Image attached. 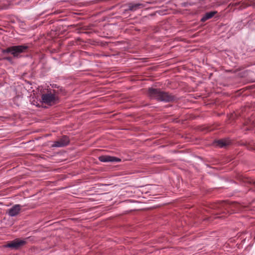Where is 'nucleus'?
Segmentation results:
<instances>
[{"instance_id": "1", "label": "nucleus", "mask_w": 255, "mask_h": 255, "mask_svg": "<svg viewBox=\"0 0 255 255\" xmlns=\"http://www.w3.org/2000/svg\"><path fill=\"white\" fill-rule=\"evenodd\" d=\"M148 95L151 98L155 99L160 101L169 102L173 100L172 96L169 95L168 93L157 89H149Z\"/></svg>"}, {"instance_id": "7", "label": "nucleus", "mask_w": 255, "mask_h": 255, "mask_svg": "<svg viewBox=\"0 0 255 255\" xmlns=\"http://www.w3.org/2000/svg\"><path fill=\"white\" fill-rule=\"evenodd\" d=\"M100 161L102 162H119L121 159L119 158L111 156H101L99 157Z\"/></svg>"}, {"instance_id": "10", "label": "nucleus", "mask_w": 255, "mask_h": 255, "mask_svg": "<svg viewBox=\"0 0 255 255\" xmlns=\"http://www.w3.org/2000/svg\"><path fill=\"white\" fill-rule=\"evenodd\" d=\"M216 143L220 147H223L229 144L230 141L226 139H221L217 141Z\"/></svg>"}, {"instance_id": "3", "label": "nucleus", "mask_w": 255, "mask_h": 255, "mask_svg": "<svg viewBox=\"0 0 255 255\" xmlns=\"http://www.w3.org/2000/svg\"><path fill=\"white\" fill-rule=\"evenodd\" d=\"M41 99L43 103L49 105L55 104L58 100L57 96L51 93L43 94Z\"/></svg>"}, {"instance_id": "9", "label": "nucleus", "mask_w": 255, "mask_h": 255, "mask_svg": "<svg viewBox=\"0 0 255 255\" xmlns=\"http://www.w3.org/2000/svg\"><path fill=\"white\" fill-rule=\"evenodd\" d=\"M217 13L216 11H210L206 13L202 17L201 20L202 22H205L207 20L212 18L216 13Z\"/></svg>"}, {"instance_id": "8", "label": "nucleus", "mask_w": 255, "mask_h": 255, "mask_svg": "<svg viewBox=\"0 0 255 255\" xmlns=\"http://www.w3.org/2000/svg\"><path fill=\"white\" fill-rule=\"evenodd\" d=\"M145 6V4L142 3H130L128 4V10L134 11Z\"/></svg>"}, {"instance_id": "11", "label": "nucleus", "mask_w": 255, "mask_h": 255, "mask_svg": "<svg viewBox=\"0 0 255 255\" xmlns=\"http://www.w3.org/2000/svg\"><path fill=\"white\" fill-rule=\"evenodd\" d=\"M5 59L8 61H11V58L10 57H6Z\"/></svg>"}, {"instance_id": "6", "label": "nucleus", "mask_w": 255, "mask_h": 255, "mask_svg": "<svg viewBox=\"0 0 255 255\" xmlns=\"http://www.w3.org/2000/svg\"><path fill=\"white\" fill-rule=\"evenodd\" d=\"M21 207L22 206L20 205L16 204L9 209L6 213L10 217L15 216L19 214Z\"/></svg>"}, {"instance_id": "4", "label": "nucleus", "mask_w": 255, "mask_h": 255, "mask_svg": "<svg viewBox=\"0 0 255 255\" xmlns=\"http://www.w3.org/2000/svg\"><path fill=\"white\" fill-rule=\"evenodd\" d=\"M69 143V137L67 136H64L57 141L54 142L52 147H63L68 144Z\"/></svg>"}, {"instance_id": "2", "label": "nucleus", "mask_w": 255, "mask_h": 255, "mask_svg": "<svg viewBox=\"0 0 255 255\" xmlns=\"http://www.w3.org/2000/svg\"><path fill=\"white\" fill-rule=\"evenodd\" d=\"M28 47L25 45L13 46L2 50L3 53H10L14 57H19V54L24 52Z\"/></svg>"}, {"instance_id": "5", "label": "nucleus", "mask_w": 255, "mask_h": 255, "mask_svg": "<svg viewBox=\"0 0 255 255\" xmlns=\"http://www.w3.org/2000/svg\"><path fill=\"white\" fill-rule=\"evenodd\" d=\"M25 243L23 240H15L5 245L7 248L17 249Z\"/></svg>"}]
</instances>
